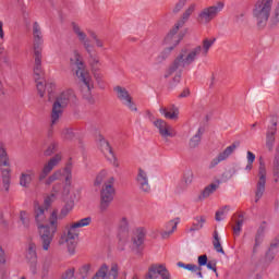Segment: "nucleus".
I'll list each match as a JSON object with an SVG mask.
<instances>
[{"label": "nucleus", "mask_w": 279, "mask_h": 279, "mask_svg": "<svg viewBox=\"0 0 279 279\" xmlns=\"http://www.w3.org/2000/svg\"><path fill=\"white\" fill-rule=\"evenodd\" d=\"M56 199H58V196H54V194H50L48 195L45 199H44V205H41L46 210H49V207L51 206V204H53L56 202Z\"/></svg>", "instance_id": "53"}, {"label": "nucleus", "mask_w": 279, "mask_h": 279, "mask_svg": "<svg viewBox=\"0 0 279 279\" xmlns=\"http://www.w3.org/2000/svg\"><path fill=\"white\" fill-rule=\"evenodd\" d=\"M255 160H256V155L254 153H252L251 150H247V153H246L247 165L245 167V171H252Z\"/></svg>", "instance_id": "42"}, {"label": "nucleus", "mask_w": 279, "mask_h": 279, "mask_svg": "<svg viewBox=\"0 0 279 279\" xmlns=\"http://www.w3.org/2000/svg\"><path fill=\"white\" fill-rule=\"evenodd\" d=\"M207 269H210L211 271L217 272V262L216 260H209L206 264Z\"/></svg>", "instance_id": "62"}, {"label": "nucleus", "mask_w": 279, "mask_h": 279, "mask_svg": "<svg viewBox=\"0 0 279 279\" xmlns=\"http://www.w3.org/2000/svg\"><path fill=\"white\" fill-rule=\"evenodd\" d=\"M177 266L181 269H186V271H191L192 274H196L198 278H204V275H202V267H198L197 265L179 262Z\"/></svg>", "instance_id": "30"}, {"label": "nucleus", "mask_w": 279, "mask_h": 279, "mask_svg": "<svg viewBox=\"0 0 279 279\" xmlns=\"http://www.w3.org/2000/svg\"><path fill=\"white\" fill-rule=\"evenodd\" d=\"M215 43H217V38H215V37L203 39L202 46H201L202 56H208V52L210 51V49L213 48V45H215Z\"/></svg>", "instance_id": "33"}, {"label": "nucleus", "mask_w": 279, "mask_h": 279, "mask_svg": "<svg viewBox=\"0 0 279 279\" xmlns=\"http://www.w3.org/2000/svg\"><path fill=\"white\" fill-rule=\"evenodd\" d=\"M12 165L10 163V155H8V149H5V146L0 145V167L3 169H10Z\"/></svg>", "instance_id": "32"}, {"label": "nucleus", "mask_w": 279, "mask_h": 279, "mask_svg": "<svg viewBox=\"0 0 279 279\" xmlns=\"http://www.w3.org/2000/svg\"><path fill=\"white\" fill-rule=\"evenodd\" d=\"M159 276L161 279H171V274L169 272L167 267H165V265H161V268L159 270Z\"/></svg>", "instance_id": "58"}, {"label": "nucleus", "mask_w": 279, "mask_h": 279, "mask_svg": "<svg viewBox=\"0 0 279 279\" xmlns=\"http://www.w3.org/2000/svg\"><path fill=\"white\" fill-rule=\"evenodd\" d=\"M213 245L218 254H226V252L223 251V246H221V240L219 239V233L217 231L214 232Z\"/></svg>", "instance_id": "41"}, {"label": "nucleus", "mask_w": 279, "mask_h": 279, "mask_svg": "<svg viewBox=\"0 0 279 279\" xmlns=\"http://www.w3.org/2000/svg\"><path fill=\"white\" fill-rule=\"evenodd\" d=\"M110 178H114L112 175H110V172H108V170H100L97 174L96 178L94 180V186H101V184H107L108 180H110Z\"/></svg>", "instance_id": "28"}, {"label": "nucleus", "mask_w": 279, "mask_h": 279, "mask_svg": "<svg viewBox=\"0 0 279 279\" xmlns=\"http://www.w3.org/2000/svg\"><path fill=\"white\" fill-rule=\"evenodd\" d=\"M118 232L120 234H128L130 232V218L126 216H122L119 218L118 223Z\"/></svg>", "instance_id": "29"}, {"label": "nucleus", "mask_w": 279, "mask_h": 279, "mask_svg": "<svg viewBox=\"0 0 279 279\" xmlns=\"http://www.w3.org/2000/svg\"><path fill=\"white\" fill-rule=\"evenodd\" d=\"M66 108L71 101H75V92L73 89H64L54 99Z\"/></svg>", "instance_id": "23"}, {"label": "nucleus", "mask_w": 279, "mask_h": 279, "mask_svg": "<svg viewBox=\"0 0 279 279\" xmlns=\"http://www.w3.org/2000/svg\"><path fill=\"white\" fill-rule=\"evenodd\" d=\"M276 132H278V117H272L266 134L276 135Z\"/></svg>", "instance_id": "45"}, {"label": "nucleus", "mask_w": 279, "mask_h": 279, "mask_svg": "<svg viewBox=\"0 0 279 279\" xmlns=\"http://www.w3.org/2000/svg\"><path fill=\"white\" fill-rule=\"evenodd\" d=\"M117 98L121 104L128 108L131 112H138V108L136 107V102H134V98H132V95H130V92L125 89V87L117 86L113 88Z\"/></svg>", "instance_id": "12"}, {"label": "nucleus", "mask_w": 279, "mask_h": 279, "mask_svg": "<svg viewBox=\"0 0 279 279\" xmlns=\"http://www.w3.org/2000/svg\"><path fill=\"white\" fill-rule=\"evenodd\" d=\"M204 223H206V217L205 216L195 217L192 230H202V228H204Z\"/></svg>", "instance_id": "44"}, {"label": "nucleus", "mask_w": 279, "mask_h": 279, "mask_svg": "<svg viewBox=\"0 0 279 279\" xmlns=\"http://www.w3.org/2000/svg\"><path fill=\"white\" fill-rule=\"evenodd\" d=\"M190 0H178L177 3L172 8L173 14H179V12H182L184 10V7L186 3H189Z\"/></svg>", "instance_id": "48"}, {"label": "nucleus", "mask_w": 279, "mask_h": 279, "mask_svg": "<svg viewBox=\"0 0 279 279\" xmlns=\"http://www.w3.org/2000/svg\"><path fill=\"white\" fill-rule=\"evenodd\" d=\"M64 108H66L64 105H61L57 100L53 101L51 112H50L51 128H53V125H58V123H60V119L62 118V114L64 113Z\"/></svg>", "instance_id": "20"}, {"label": "nucleus", "mask_w": 279, "mask_h": 279, "mask_svg": "<svg viewBox=\"0 0 279 279\" xmlns=\"http://www.w3.org/2000/svg\"><path fill=\"white\" fill-rule=\"evenodd\" d=\"M171 51H173V48H170L167 46L156 58L155 64H162L169 56H171Z\"/></svg>", "instance_id": "39"}, {"label": "nucleus", "mask_w": 279, "mask_h": 279, "mask_svg": "<svg viewBox=\"0 0 279 279\" xmlns=\"http://www.w3.org/2000/svg\"><path fill=\"white\" fill-rule=\"evenodd\" d=\"M180 27L182 26L174 24V27L168 33V35L163 40L167 47L174 49L178 45H180V41L182 40V35L178 34V32L180 31Z\"/></svg>", "instance_id": "19"}, {"label": "nucleus", "mask_w": 279, "mask_h": 279, "mask_svg": "<svg viewBox=\"0 0 279 279\" xmlns=\"http://www.w3.org/2000/svg\"><path fill=\"white\" fill-rule=\"evenodd\" d=\"M114 202V178H109L108 182L100 189L99 213H108L110 205Z\"/></svg>", "instance_id": "7"}, {"label": "nucleus", "mask_w": 279, "mask_h": 279, "mask_svg": "<svg viewBox=\"0 0 279 279\" xmlns=\"http://www.w3.org/2000/svg\"><path fill=\"white\" fill-rule=\"evenodd\" d=\"M36 179V170L29 168L21 172L20 174V186L23 189H29L32 182Z\"/></svg>", "instance_id": "22"}, {"label": "nucleus", "mask_w": 279, "mask_h": 279, "mask_svg": "<svg viewBox=\"0 0 279 279\" xmlns=\"http://www.w3.org/2000/svg\"><path fill=\"white\" fill-rule=\"evenodd\" d=\"M160 268L161 265L150 266L145 279H158V276H160Z\"/></svg>", "instance_id": "40"}, {"label": "nucleus", "mask_w": 279, "mask_h": 279, "mask_svg": "<svg viewBox=\"0 0 279 279\" xmlns=\"http://www.w3.org/2000/svg\"><path fill=\"white\" fill-rule=\"evenodd\" d=\"M58 149V143L52 142L48 148L45 150V156H51Z\"/></svg>", "instance_id": "60"}, {"label": "nucleus", "mask_w": 279, "mask_h": 279, "mask_svg": "<svg viewBox=\"0 0 279 279\" xmlns=\"http://www.w3.org/2000/svg\"><path fill=\"white\" fill-rule=\"evenodd\" d=\"M28 263V271L32 276H36L38 274V259L27 260Z\"/></svg>", "instance_id": "52"}, {"label": "nucleus", "mask_w": 279, "mask_h": 279, "mask_svg": "<svg viewBox=\"0 0 279 279\" xmlns=\"http://www.w3.org/2000/svg\"><path fill=\"white\" fill-rule=\"evenodd\" d=\"M274 258H276V252L269 248L265 255V263L271 265V263H274Z\"/></svg>", "instance_id": "56"}, {"label": "nucleus", "mask_w": 279, "mask_h": 279, "mask_svg": "<svg viewBox=\"0 0 279 279\" xmlns=\"http://www.w3.org/2000/svg\"><path fill=\"white\" fill-rule=\"evenodd\" d=\"M62 191H64V185H62L61 183H57L52 186L51 194L56 197H58L59 195H61V197H69V195H63Z\"/></svg>", "instance_id": "50"}, {"label": "nucleus", "mask_w": 279, "mask_h": 279, "mask_svg": "<svg viewBox=\"0 0 279 279\" xmlns=\"http://www.w3.org/2000/svg\"><path fill=\"white\" fill-rule=\"evenodd\" d=\"M178 223H180V218H175L166 223L165 230L161 231V238L169 239L170 235L173 234L175 230H178Z\"/></svg>", "instance_id": "26"}, {"label": "nucleus", "mask_w": 279, "mask_h": 279, "mask_svg": "<svg viewBox=\"0 0 279 279\" xmlns=\"http://www.w3.org/2000/svg\"><path fill=\"white\" fill-rule=\"evenodd\" d=\"M265 241V233L263 231H257L255 235V243L254 245H263V242Z\"/></svg>", "instance_id": "57"}, {"label": "nucleus", "mask_w": 279, "mask_h": 279, "mask_svg": "<svg viewBox=\"0 0 279 279\" xmlns=\"http://www.w3.org/2000/svg\"><path fill=\"white\" fill-rule=\"evenodd\" d=\"M159 112L165 119H169L170 121H178L180 119V108L175 105H170L168 107H160Z\"/></svg>", "instance_id": "21"}, {"label": "nucleus", "mask_w": 279, "mask_h": 279, "mask_svg": "<svg viewBox=\"0 0 279 279\" xmlns=\"http://www.w3.org/2000/svg\"><path fill=\"white\" fill-rule=\"evenodd\" d=\"M226 8V2L223 1H217L213 5L205 7L202 9L198 13L197 21L201 25H208V23H211L223 12V9Z\"/></svg>", "instance_id": "8"}, {"label": "nucleus", "mask_w": 279, "mask_h": 279, "mask_svg": "<svg viewBox=\"0 0 279 279\" xmlns=\"http://www.w3.org/2000/svg\"><path fill=\"white\" fill-rule=\"evenodd\" d=\"M71 210H73V203L65 204L62 207L60 215L58 216V221H59V219H64L65 217H68L69 214L71 213Z\"/></svg>", "instance_id": "46"}, {"label": "nucleus", "mask_w": 279, "mask_h": 279, "mask_svg": "<svg viewBox=\"0 0 279 279\" xmlns=\"http://www.w3.org/2000/svg\"><path fill=\"white\" fill-rule=\"evenodd\" d=\"M119 276V265L112 264L110 267L102 264L92 279H117Z\"/></svg>", "instance_id": "15"}, {"label": "nucleus", "mask_w": 279, "mask_h": 279, "mask_svg": "<svg viewBox=\"0 0 279 279\" xmlns=\"http://www.w3.org/2000/svg\"><path fill=\"white\" fill-rule=\"evenodd\" d=\"M149 175H151V168L149 166H142L137 168L135 181L137 189L142 193H151V184H149Z\"/></svg>", "instance_id": "10"}, {"label": "nucleus", "mask_w": 279, "mask_h": 279, "mask_svg": "<svg viewBox=\"0 0 279 279\" xmlns=\"http://www.w3.org/2000/svg\"><path fill=\"white\" fill-rule=\"evenodd\" d=\"M143 243H145V234L143 232L137 233L133 238V245H135V247H141V245H143Z\"/></svg>", "instance_id": "54"}, {"label": "nucleus", "mask_w": 279, "mask_h": 279, "mask_svg": "<svg viewBox=\"0 0 279 279\" xmlns=\"http://www.w3.org/2000/svg\"><path fill=\"white\" fill-rule=\"evenodd\" d=\"M201 53H202V46L181 49V51L174 58L173 62L165 72L163 74L165 80H168V77H171V75H174L173 86H175V84H180V80H182V71H184V69H189V66H191L192 64H195Z\"/></svg>", "instance_id": "2"}, {"label": "nucleus", "mask_w": 279, "mask_h": 279, "mask_svg": "<svg viewBox=\"0 0 279 279\" xmlns=\"http://www.w3.org/2000/svg\"><path fill=\"white\" fill-rule=\"evenodd\" d=\"M74 75L76 80H78V82H81V84L87 88L88 93H90V90L95 88L93 75H90V71L86 69V65L75 69Z\"/></svg>", "instance_id": "13"}, {"label": "nucleus", "mask_w": 279, "mask_h": 279, "mask_svg": "<svg viewBox=\"0 0 279 279\" xmlns=\"http://www.w3.org/2000/svg\"><path fill=\"white\" fill-rule=\"evenodd\" d=\"M274 143H276V135L266 133V147L269 151L274 149Z\"/></svg>", "instance_id": "55"}, {"label": "nucleus", "mask_w": 279, "mask_h": 279, "mask_svg": "<svg viewBox=\"0 0 279 279\" xmlns=\"http://www.w3.org/2000/svg\"><path fill=\"white\" fill-rule=\"evenodd\" d=\"M193 182V171L187 170L186 172H184L183 174V179H182V190L184 191V189H186V186H189V184H191Z\"/></svg>", "instance_id": "43"}, {"label": "nucleus", "mask_w": 279, "mask_h": 279, "mask_svg": "<svg viewBox=\"0 0 279 279\" xmlns=\"http://www.w3.org/2000/svg\"><path fill=\"white\" fill-rule=\"evenodd\" d=\"M20 221L25 230H29V228H32V215H29V213L22 210L20 213Z\"/></svg>", "instance_id": "36"}, {"label": "nucleus", "mask_w": 279, "mask_h": 279, "mask_svg": "<svg viewBox=\"0 0 279 279\" xmlns=\"http://www.w3.org/2000/svg\"><path fill=\"white\" fill-rule=\"evenodd\" d=\"M0 263L1 265H5V251H3V247L0 245Z\"/></svg>", "instance_id": "64"}, {"label": "nucleus", "mask_w": 279, "mask_h": 279, "mask_svg": "<svg viewBox=\"0 0 279 279\" xmlns=\"http://www.w3.org/2000/svg\"><path fill=\"white\" fill-rule=\"evenodd\" d=\"M1 175H2V184L4 191H10V182L12 180L11 173L12 169L11 168H0Z\"/></svg>", "instance_id": "31"}, {"label": "nucleus", "mask_w": 279, "mask_h": 279, "mask_svg": "<svg viewBox=\"0 0 279 279\" xmlns=\"http://www.w3.org/2000/svg\"><path fill=\"white\" fill-rule=\"evenodd\" d=\"M47 209L38 204H34V221L37 226V231L39 234V241L41 245L43 252H49L51 250V243H53V239H56V234H58V230L60 228V221H58V209H53L47 221V214H45Z\"/></svg>", "instance_id": "1"}, {"label": "nucleus", "mask_w": 279, "mask_h": 279, "mask_svg": "<svg viewBox=\"0 0 279 279\" xmlns=\"http://www.w3.org/2000/svg\"><path fill=\"white\" fill-rule=\"evenodd\" d=\"M236 149V144L228 146L225 150L219 153L215 158L209 161L208 169H215L220 162L228 160L234 150Z\"/></svg>", "instance_id": "17"}, {"label": "nucleus", "mask_w": 279, "mask_h": 279, "mask_svg": "<svg viewBox=\"0 0 279 279\" xmlns=\"http://www.w3.org/2000/svg\"><path fill=\"white\" fill-rule=\"evenodd\" d=\"M46 87H47V85H45V82L37 81V92H38L39 97H45Z\"/></svg>", "instance_id": "59"}, {"label": "nucleus", "mask_w": 279, "mask_h": 279, "mask_svg": "<svg viewBox=\"0 0 279 279\" xmlns=\"http://www.w3.org/2000/svg\"><path fill=\"white\" fill-rule=\"evenodd\" d=\"M89 36H90L92 40H94V45H95V47H97V49H101V51H106V41H104V39L101 37H99V35H97V33L90 32Z\"/></svg>", "instance_id": "38"}, {"label": "nucleus", "mask_w": 279, "mask_h": 279, "mask_svg": "<svg viewBox=\"0 0 279 279\" xmlns=\"http://www.w3.org/2000/svg\"><path fill=\"white\" fill-rule=\"evenodd\" d=\"M206 132V129L204 126H199L195 133V135L190 140V147H197L202 141V135Z\"/></svg>", "instance_id": "37"}, {"label": "nucleus", "mask_w": 279, "mask_h": 279, "mask_svg": "<svg viewBox=\"0 0 279 279\" xmlns=\"http://www.w3.org/2000/svg\"><path fill=\"white\" fill-rule=\"evenodd\" d=\"M233 233L235 234V236H239V234H241V229L243 228V225L245 223V218L241 215L235 216L233 218Z\"/></svg>", "instance_id": "35"}, {"label": "nucleus", "mask_w": 279, "mask_h": 279, "mask_svg": "<svg viewBox=\"0 0 279 279\" xmlns=\"http://www.w3.org/2000/svg\"><path fill=\"white\" fill-rule=\"evenodd\" d=\"M228 213H230V206H225L223 208L219 209L216 213V217H215L216 221H223Z\"/></svg>", "instance_id": "47"}, {"label": "nucleus", "mask_w": 279, "mask_h": 279, "mask_svg": "<svg viewBox=\"0 0 279 279\" xmlns=\"http://www.w3.org/2000/svg\"><path fill=\"white\" fill-rule=\"evenodd\" d=\"M45 45V39L43 37V29L40 28V24L35 22L33 24V53H34V75H36V80H40L43 77V47Z\"/></svg>", "instance_id": "4"}, {"label": "nucleus", "mask_w": 279, "mask_h": 279, "mask_svg": "<svg viewBox=\"0 0 279 279\" xmlns=\"http://www.w3.org/2000/svg\"><path fill=\"white\" fill-rule=\"evenodd\" d=\"M93 269V266L90 264H85L78 268V274L81 278H87Z\"/></svg>", "instance_id": "49"}, {"label": "nucleus", "mask_w": 279, "mask_h": 279, "mask_svg": "<svg viewBox=\"0 0 279 279\" xmlns=\"http://www.w3.org/2000/svg\"><path fill=\"white\" fill-rule=\"evenodd\" d=\"M63 136H65L68 141H71L75 136V133H73L72 129H65L63 130Z\"/></svg>", "instance_id": "61"}, {"label": "nucleus", "mask_w": 279, "mask_h": 279, "mask_svg": "<svg viewBox=\"0 0 279 279\" xmlns=\"http://www.w3.org/2000/svg\"><path fill=\"white\" fill-rule=\"evenodd\" d=\"M90 223H93V218L85 217L77 221L65 225L59 238V245L65 246L69 254L73 256V254H75V246L77 245V239L80 238V228H88Z\"/></svg>", "instance_id": "3"}, {"label": "nucleus", "mask_w": 279, "mask_h": 279, "mask_svg": "<svg viewBox=\"0 0 279 279\" xmlns=\"http://www.w3.org/2000/svg\"><path fill=\"white\" fill-rule=\"evenodd\" d=\"M265 184H267V167L265 166V160L259 158L258 167V181L255 190V202H260L263 195H265Z\"/></svg>", "instance_id": "11"}, {"label": "nucleus", "mask_w": 279, "mask_h": 279, "mask_svg": "<svg viewBox=\"0 0 279 279\" xmlns=\"http://www.w3.org/2000/svg\"><path fill=\"white\" fill-rule=\"evenodd\" d=\"M208 263V256L206 255H201L198 256V265L199 267H204Z\"/></svg>", "instance_id": "63"}, {"label": "nucleus", "mask_w": 279, "mask_h": 279, "mask_svg": "<svg viewBox=\"0 0 279 279\" xmlns=\"http://www.w3.org/2000/svg\"><path fill=\"white\" fill-rule=\"evenodd\" d=\"M274 0H257L252 9V16L258 27H265L271 17Z\"/></svg>", "instance_id": "5"}, {"label": "nucleus", "mask_w": 279, "mask_h": 279, "mask_svg": "<svg viewBox=\"0 0 279 279\" xmlns=\"http://www.w3.org/2000/svg\"><path fill=\"white\" fill-rule=\"evenodd\" d=\"M89 56V64L93 69V71H97V69H99V66H101V61H99V57H95L92 53H88Z\"/></svg>", "instance_id": "51"}, {"label": "nucleus", "mask_w": 279, "mask_h": 279, "mask_svg": "<svg viewBox=\"0 0 279 279\" xmlns=\"http://www.w3.org/2000/svg\"><path fill=\"white\" fill-rule=\"evenodd\" d=\"M195 10H197V3H190L187 8L184 10L182 17L177 22V25L184 27V24L186 23V21H189V19H191Z\"/></svg>", "instance_id": "27"}, {"label": "nucleus", "mask_w": 279, "mask_h": 279, "mask_svg": "<svg viewBox=\"0 0 279 279\" xmlns=\"http://www.w3.org/2000/svg\"><path fill=\"white\" fill-rule=\"evenodd\" d=\"M60 162H62V153L56 154L47 161V163L44 165V168L39 174V180H45V178H47V175L51 173L52 169H56Z\"/></svg>", "instance_id": "18"}, {"label": "nucleus", "mask_w": 279, "mask_h": 279, "mask_svg": "<svg viewBox=\"0 0 279 279\" xmlns=\"http://www.w3.org/2000/svg\"><path fill=\"white\" fill-rule=\"evenodd\" d=\"M69 62L71 66H76V69H81L82 66H85L84 58L82 57V53H80V50L74 49L69 56Z\"/></svg>", "instance_id": "25"}, {"label": "nucleus", "mask_w": 279, "mask_h": 279, "mask_svg": "<svg viewBox=\"0 0 279 279\" xmlns=\"http://www.w3.org/2000/svg\"><path fill=\"white\" fill-rule=\"evenodd\" d=\"M219 184H221V181L218 180L214 183H210L209 185H207L203 193H202V196L201 198L202 199H208V197H210V195H213V193H215L217 191V189H219Z\"/></svg>", "instance_id": "34"}, {"label": "nucleus", "mask_w": 279, "mask_h": 279, "mask_svg": "<svg viewBox=\"0 0 279 279\" xmlns=\"http://www.w3.org/2000/svg\"><path fill=\"white\" fill-rule=\"evenodd\" d=\"M155 125L156 130L158 131L159 136L161 138H173L175 136V129L171 124H169L167 121L162 119H157L153 122Z\"/></svg>", "instance_id": "16"}, {"label": "nucleus", "mask_w": 279, "mask_h": 279, "mask_svg": "<svg viewBox=\"0 0 279 279\" xmlns=\"http://www.w3.org/2000/svg\"><path fill=\"white\" fill-rule=\"evenodd\" d=\"M58 180H64L62 195L71 194V184H73V166L69 162L64 168L54 171L47 180L46 185L50 186Z\"/></svg>", "instance_id": "6"}, {"label": "nucleus", "mask_w": 279, "mask_h": 279, "mask_svg": "<svg viewBox=\"0 0 279 279\" xmlns=\"http://www.w3.org/2000/svg\"><path fill=\"white\" fill-rule=\"evenodd\" d=\"M96 141H97V145H98L100 151H102L106 160H108V162L110 165H112L114 167V169H119V167H121V163L119 162V158L114 154V150H112V146H110V143L108 141H106V137H104V135L99 134L96 137Z\"/></svg>", "instance_id": "9"}, {"label": "nucleus", "mask_w": 279, "mask_h": 279, "mask_svg": "<svg viewBox=\"0 0 279 279\" xmlns=\"http://www.w3.org/2000/svg\"><path fill=\"white\" fill-rule=\"evenodd\" d=\"M71 27L74 36L83 45L85 51L90 54L93 52V44H90V39H88V35L84 32V28L75 22L71 24Z\"/></svg>", "instance_id": "14"}, {"label": "nucleus", "mask_w": 279, "mask_h": 279, "mask_svg": "<svg viewBox=\"0 0 279 279\" xmlns=\"http://www.w3.org/2000/svg\"><path fill=\"white\" fill-rule=\"evenodd\" d=\"M26 260H38V244L34 242V239H29L26 242Z\"/></svg>", "instance_id": "24"}]
</instances>
